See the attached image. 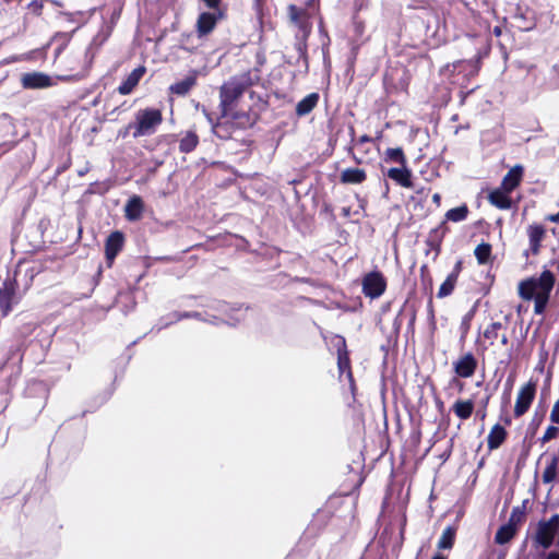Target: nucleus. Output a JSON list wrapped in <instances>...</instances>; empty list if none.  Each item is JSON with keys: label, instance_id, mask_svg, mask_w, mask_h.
Here are the masks:
<instances>
[{"label": "nucleus", "instance_id": "obj_38", "mask_svg": "<svg viewBox=\"0 0 559 559\" xmlns=\"http://www.w3.org/2000/svg\"><path fill=\"white\" fill-rule=\"evenodd\" d=\"M456 282L457 280L454 278V275H448L443 283L440 285L437 297L444 298L450 296L454 290Z\"/></svg>", "mask_w": 559, "mask_h": 559}, {"label": "nucleus", "instance_id": "obj_33", "mask_svg": "<svg viewBox=\"0 0 559 559\" xmlns=\"http://www.w3.org/2000/svg\"><path fill=\"white\" fill-rule=\"evenodd\" d=\"M455 536H456V528L453 526H447L443 530L441 537L438 542V548L439 549H451L454 545Z\"/></svg>", "mask_w": 559, "mask_h": 559}, {"label": "nucleus", "instance_id": "obj_54", "mask_svg": "<svg viewBox=\"0 0 559 559\" xmlns=\"http://www.w3.org/2000/svg\"><path fill=\"white\" fill-rule=\"evenodd\" d=\"M461 271H462V261L459 260L455 262L453 270L451 271V273L449 275H454V278L457 280Z\"/></svg>", "mask_w": 559, "mask_h": 559}, {"label": "nucleus", "instance_id": "obj_50", "mask_svg": "<svg viewBox=\"0 0 559 559\" xmlns=\"http://www.w3.org/2000/svg\"><path fill=\"white\" fill-rule=\"evenodd\" d=\"M216 309L222 311V312L228 313L230 311H241L242 310V306H239L238 308H234V307L228 306L225 302L218 301Z\"/></svg>", "mask_w": 559, "mask_h": 559}, {"label": "nucleus", "instance_id": "obj_27", "mask_svg": "<svg viewBox=\"0 0 559 559\" xmlns=\"http://www.w3.org/2000/svg\"><path fill=\"white\" fill-rule=\"evenodd\" d=\"M367 175L360 168H346L341 174V181L343 183L358 185L366 180Z\"/></svg>", "mask_w": 559, "mask_h": 559}, {"label": "nucleus", "instance_id": "obj_58", "mask_svg": "<svg viewBox=\"0 0 559 559\" xmlns=\"http://www.w3.org/2000/svg\"><path fill=\"white\" fill-rule=\"evenodd\" d=\"M550 383H551V373L548 372L547 376H546V379L544 381V386H543V390H542L543 394H545V392L550 389Z\"/></svg>", "mask_w": 559, "mask_h": 559}, {"label": "nucleus", "instance_id": "obj_30", "mask_svg": "<svg viewBox=\"0 0 559 559\" xmlns=\"http://www.w3.org/2000/svg\"><path fill=\"white\" fill-rule=\"evenodd\" d=\"M516 530L518 528L510 523L501 525L495 535V542L499 545L509 543L514 537Z\"/></svg>", "mask_w": 559, "mask_h": 559}, {"label": "nucleus", "instance_id": "obj_13", "mask_svg": "<svg viewBox=\"0 0 559 559\" xmlns=\"http://www.w3.org/2000/svg\"><path fill=\"white\" fill-rule=\"evenodd\" d=\"M123 242L124 237L121 231L117 230L108 236L105 243V255L109 266L112 264L115 258L121 251Z\"/></svg>", "mask_w": 559, "mask_h": 559}, {"label": "nucleus", "instance_id": "obj_4", "mask_svg": "<svg viewBox=\"0 0 559 559\" xmlns=\"http://www.w3.org/2000/svg\"><path fill=\"white\" fill-rule=\"evenodd\" d=\"M35 331H37V325L34 322L19 323L12 335V344L8 348L4 364L20 365L22 362L26 355L24 340L32 336Z\"/></svg>", "mask_w": 559, "mask_h": 559}, {"label": "nucleus", "instance_id": "obj_12", "mask_svg": "<svg viewBox=\"0 0 559 559\" xmlns=\"http://www.w3.org/2000/svg\"><path fill=\"white\" fill-rule=\"evenodd\" d=\"M558 532L546 526V524L540 521L537 524L536 533L533 536V543L536 548L540 547L544 550L551 547L554 544L555 537Z\"/></svg>", "mask_w": 559, "mask_h": 559}, {"label": "nucleus", "instance_id": "obj_32", "mask_svg": "<svg viewBox=\"0 0 559 559\" xmlns=\"http://www.w3.org/2000/svg\"><path fill=\"white\" fill-rule=\"evenodd\" d=\"M231 122H234L235 129H247L253 127L255 119H253L248 112H235L229 115Z\"/></svg>", "mask_w": 559, "mask_h": 559}, {"label": "nucleus", "instance_id": "obj_19", "mask_svg": "<svg viewBox=\"0 0 559 559\" xmlns=\"http://www.w3.org/2000/svg\"><path fill=\"white\" fill-rule=\"evenodd\" d=\"M144 202L141 197L132 195L126 203L124 216L130 222H136L142 217Z\"/></svg>", "mask_w": 559, "mask_h": 559}, {"label": "nucleus", "instance_id": "obj_45", "mask_svg": "<svg viewBox=\"0 0 559 559\" xmlns=\"http://www.w3.org/2000/svg\"><path fill=\"white\" fill-rule=\"evenodd\" d=\"M407 309H408V300H405L393 321V328L395 331H400V329L402 326V316H403V313H405V311Z\"/></svg>", "mask_w": 559, "mask_h": 559}, {"label": "nucleus", "instance_id": "obj_51", "mask_svg": "<svg viewBox=\"0 0 559 559\" xmlns=\"http://www.w3.org/2000/svg\"><path fill=\"white\" fill-rule=\"evenodd\" d=\"M205 5L211 9V11H215V10H225L224 8L221 7V2L222 0H202Z\"/></svg>", "mask_w": 559, "mask_h": 559}, {"label": "nucleus", "instance_id": "obj_56", "mask_svg": "<svg viewBox=\"0 0 559 559\" xmlns=\"http://www.w3.org/2000/svg\"><path fill=\"white\" fill-rule=\"evenodd\" d=\"M17 144V141H8L2 144H0V151L7 152L12 150Z\"/></svg>", "mask_w": 559, "mask_h": 559}, {"label": "nucleus", "instance_id": "obj_11", "mask_svg": "<svg viewBox=\"0 0 559 559\" xmlns=\"http://www.w3.org/2000/svg\"><path fill=\"white\" fill-rule=\"evenodd\" d=\"M536 381L530 380L520 391L514 406V416H523L531 407L536 394Z\"/></svg>", "mask_w": 559, "mask_h": 559}, {"label": "nucleus", "instance_id": "obj_31", "mask_svg": "<svg viewBox=\"0 0 559 559\" xmlns=\"http://www.w3.org/2000/svg\"><path fill=\"white\" fill-rule=\"evenodd\" d=\"M474 411L473 401H456L453 405V412L460 419H467L471 417Z\"/></svg>", "mask_w": 559, "mask_h": 559}, {"label": "nucleus", "instance_id": "obj_24", "mask_svg": "<svg viewBox=\"0 0 559 559\" xmlns=\"http://www.w3.org/2000/svg\"><path fill=\"white\" fill-rule=\"evenodd\" d=\"M504 189H496L488 195L489 202L500 210H508L512 205L511 198Z\"/></svg>", "mask_w": 559, "mask_h": 559}, {"label": "nucleus", "instance_id": "obj_36", "mask_svg": "<svg viewBox=\"0 0 559 559\" xmlns=\"http://www.w3.org/2000/svg\"><path fill=\"white\" fill-rule=\"evenodd\" d=\"M468 215V207L467 205L463 204L457 207L450 209L445 213V218L451 222H462L464 221Z\"/></svg>", "mask_w": 559, "mask_h": 559}, {"label": "nucleus", "instance_id": "obj_49", "mask_svg": "<svg viewBox=\"0 0 559 559\" xmlns=\"http://www.w3.org/2000/svg\"><path fill=\"white\" fill-rule=\"evenodd\" d=\"M473 314H474V311L472 310L464 316L462 323H461V330L463 332L462 336H464L467 333V331L469 329V321H471Z\"/></svg>", "mask_w": 559, "mask_h": 559}, {"label": "nucleus", "instance_id": "obj_47", "mask_svg": "<svg viewBox=\"0 0 559 559\" xmlns=\"http://www.w3.org/2000/svg\"><path fill=\"white\" fill-rule=\"evenodd\" d=\"M61 38L63 41L60 46H58L55 50V57H59V55L63 51L67 43L70 40V35L68 33L58 34L56 38Z\"/></svg>", "mask_w": 559, "mask_h": 559}, {"label": "nucleus", "instance_id": "obj_2", "mask_svg": "<svg viewBox=\"0 0 559 559\" xmlns=\"http://www.w3.org/2000/svg\"><path fill=\"white\" fill-rule=\"evenodd\" d=\"M289 21L298 28V34L296 35V49L298 52V58L302 59L306 68H308V57H307V45L306 40L311 32V23L310 16L306 9L300 8L296 4H289L287 8Z\"/></svg>", "mask_w": 559, "mask_h": 559}, {"label": "nucleus", "instance_id": "obj_37", "mask_svg": "<svg viewBox=\"0 0 559 559\" xmlns=\"http://www.w3.org/2000/svg\"><path fill=\"white\" fill-rule=\"evenodd\" d=\"M474 254L479 264H486L491 255V245L488 242L479 243L474 251Z\"/></svg>", "mask_w": 559, "mask_h": 559}, {"label": "nucleus", "instance_id": "obj_34", "mask_svg": "<svg viewBox=\"0 0 559 559\" xmlns=\"http://www.w3.org/2000/svg\"><path fill=\"white\" fill-rule=\"evenodd\" d=\"M0 131L2 136H16L14 119L9 114L0 115Z\"/></svg>", "mask_w": 559, "mask_h": 559}, {"label": "nucleus", "instance_id": "obj_10", "mask_svg": "<svg viewBox=\"0 0 559 559\" xmlns=\"http://www.w3.org/2000/svg\"><path fill=\"white\" fill-rule=\"evenodd\" d=\"M225 16L226 10L202 12L197 21L198 36L201 38L209 35L215 28L217 22Z\"/></svg>", "mask_w": 559, "mask_h": 559}, {"label": "nucleus", "instance_id": "obj_23", "mask_svg": "<svg viewBox=\"0 0 559 559\" xmlns=\"http://www.w3.org/2000/svg\"><path fill=\"white\" fill-rule=\"evenodd\" d=\"M319 102V94L318 93H310L306 97H304L301 100H299L296 105V114L299 117L307 116L310 114L314 107L317 106Z\"/></svg>", "mask_w": 559, "mask_h": 559}, {"label": "nucleus", "instance_id": "obj_41", "mask_svg": "<svg viewBox=\"0 0 559 559\" xmlns=\"http://www.w3.org/2000/svg\"><path fill=\"white\" fill-rule=\"evenodd\" d=\"M525 518V502L522 507H515L513 508L510 519L508 523L512 524L518 528V525L524 520Z\"/></svg>", "mask_w": 559, "mask_h": 559}, {"label": "nucleus", "instance_id": "obj_5", "mask_svg": "<svg viewBox=\"0 0 559 559\" xmlns=\"http://www.w3.org/2000/svg\"><path fill=\"white\" fill-rule=\"evenodd\" d=\"M555 285V275L549 270H544L538 277L522 281L519 285V294L525 300H532L535 295L550 296Z\"/></svg>", "mask_w": 559, "mask_h": 559}, {"label": "nucleus", "instance_id": "obj_18", "mask_svg": "<svg viewBox=\"0 0 559 559\" xmlns=\"http://www.w3.org/2000/svg\"><path fill=\"white\" fill-rule=\"evenodd\" d=\"M386 176L395 181L397 185L404 188H412L413 181H412V171L408 169L406 164L401 167H392L386 171Z\"/></svg>", "mask_w": 559, "mask_h": 559}, {"label": "nucleus", "instance_id": "obj_25", "mask_svg": "<svg viewBox=\"0 0 559 559\" xmlns=\"http://www.w3.org/2000/svg\"><path fill=\"white\" fill-rule=\"evenodd\" d=\"M527 233L530 238V250L533 254H537L545 235V228L542 225H531Z\"/></svg>", "mask_w": 559, "mask_h": 559}, {"label": "nucleus", "instance_id": "obj_57", "mask_svg": "<svg viewBox=\"0 0 559 559\" xmlns=\"http://www.w3.org/2000/svg\"><path fill=\"white\" fill-rule=\"evenodd\" d=\"M203 321L204 322H209V323L214 324V325H217V324L223 322V320L219 319L218 317H216V316H209V314L205 316V320H203Z\"/></svg>", "mask_w": 559, "mask_h": 559}, {"label": "nucleus", "instance_id": "obj_55", "mask_svg": "<svg viewBox=\"0 0 559 559\" xmlns=\"http://www.w3.org/2000/svg\"><path fill=\"white\" fill-rule=\"evenodd\" d=\"M543 420V416L538 417L537 415L534 416L532 423L530 424V429L532 432H535L536 429L539 427L540 423Z\"/></svg>", "mask_w": 559, "mask_h": 559}, {"label": "nucleus", "instance_id": "obj_35", "mask_svg": "<svg viewBox=\"0 0 559 559\" xmlns=\"http://www.w3.org/2000/svg\"><path fill=\"white\" fill-rule=\"evenodd\" d=\"M383 159L386 163H396L401 166H404V164L407 163L404 152L401 147H389L384 153Z\"/></svg>", "mask_w": 559, "mask_h": 559}, {"label": "nucleus", "instance_id": "obj_61", "mask_svg": "<svg viewBox=\"0 0 559 559\" xmlns=\"http://www.w3.org/2000/svg\"><path fill=\"white\" fill-rule=\"evenodd\" d=\"M370 141H371V138H370L369 135H367V134L361 135V136L359 138V140H358V142H359V143H361V144H362V143H368V142H370Z\"/></svg>", "mask_w": 559, "mask_h": 559}, {"label": "nucleus", "instance_id": "obj_20", "mask_svg": "<svg viewBox=\"0 0 559 559\" xmlns=\"http://www.w3.org/2000/svg\"><path fill=\"white\" fill-rule=\"evenodd\" d=\"M524 168L522 165H515L502 179V189L507 192H512L521 182Z\"/></svg>", "mask_w": 559, "mask_h": 559}, {"label": "nucleus", "instance_id": "obj_52", "mask_svg": "<svg viewBox=\"0 0 559 559\" xmlns=\"http://www.w3.org/2000/svg\"><path fill=\"white\" fill-rule=\"evenodd\" d=\"M550 420L554 424H559V399L557 400V402L555 403V405H554V407L551 409Z\"/></svg>", "mask_w": 559, "mask_h": 559}, {"label": "nucleus", "instance_id": "obj_1", "mask_svg": "<svg viewBox=\"0 0 559 559\" xmlns=\"http://www.w3.org/2000/svg\"><path fill=\"white\" fill-rule=\"evenodd\" d=\"M36 271L32 269L25 270V281L22 283L19 280L21 270L15 271L13 277H8L0 287V311L3 317L9 313L21 302L31 283L36 275Z\"/></svg>", "mask_w": 559, "mask_h": 559}, {"label": "nucleus", "instance_id": "obj_59", "mask_svg": "<svg viewBox=\"0 0 559 559\" xmlns=\"http://www.w3.org/2000/svg\"><path fill=\"white\" fill-rule=\"evenodd\" d=\"M514 377H515V374H514V373H511V374L508 377V379H507V383H506V386H507V388H506V389H507V391H509V392H510V391H511V389H512V385H513V382H514Z\"/></svg>", "mask_w": 559, "mask_h": 559}, {"label": "nucleus", "instance_id": "obj_6", "mask_svg": "<svg viewBox=\"0 0 559 559\" xmlns=\"http://www.w3.org/2000/svg\"><path fill=\"white\" fill-rule=\"evenodd\" d=\"M163 117L159 109L145 108L135 114V121L130 122L127 129H133V138L138 139L155 133L156 128L162 123Z\"/></svg>", "mask_w": 559, "mask_h": 559}, {"label": "nucleus", "instance_id": "obj_64", "mask_svg": "<svg viewBox=\"0 0 559 559\" xmlns=\"http://www.w3.org/2000/svg\"><path fill=\"white\" fill-rule=\"evenodd\" d=\"M440 201H441V197H440V194H439V193H435V194L432 195V202H433V203H436L437 205H439V204H440Z\"/></svg>", "mask_w": 559, "mask_h": 559}, {"label": "nucleus", "instance_id": "obj_48", "mask_svg": "<svg viewBox=\"0 0 559 559\" xmlns=\"http://www.w3.org/2000/svg\"><path fill=\"white\" fill-rule=\"evenodd\" d=\"M405 312L408 313V330L414 331L416 321V308L408 304V309Z\"/></svg>", "mask_w": 559, "mask_h": 559}, {"label": "nucleus", "instance_id": "obj_53", "mask_svg": "<svg viewBox=\"0 0 559 559\" xmlns=\"http://www.w3.org/2000/svg\"><path fill=\"white\" fill-rule=\"evenodd\" d=\"M484 337L490 340V345H493V341L498 337V332L486 328L484 331Z\"/></svg>", "mask_w": 559, "mask_h": 559}, {"label": "nucleus", "instance_id": "obj_17", "mask_svg": "<svg viewBox=\"0 0 559 559\" xmlns=\"http://www.w3.org/2000/svg\"><path fill=\"white\" fill-rule=\"evenodd\" d=\"M513 26H515L521 32H528L533 29L536 25L534 12L530 9L521 10L518 9L516 13L512 17Z\"/></svg>", "mask_w": 559, "mask_h": 559}, {"label": "nucleus", "instance_id": "obj_42", "mask_svg": "<svg viewBox=\"0 0 559 559\" xmlns=\"http://www.w3.org/2000/svg\"><path fill=\"white\" fill-rule=\"evenodd\" d=\"M174 314H175V311L162 317L158 320V322L154 325L153 330H156L157 332H159V331H162L181 320V319H176Z\"/></svg>", "mask_w": 559, "mask_h": 559}, {"label": "nucleus", "instance_id": "obj_43", "mask_svg": "<svg viewBox=\"0 0 559 559\" xmlns=\"http://www.w3.org/2000/svg\"><path fill=\"white\" fill-rule=\"evenodd\" d=\"M174 316L176 319H181V320H183V319H195L199 321L205 320V316L199 311H183V312L175 311Z\"/></svg>", "mask_w": 559, "mask_h": 559}, {"label": "nucleus", "instance_id": "obj_15", "mask_svg": "<svg viewBox=\"0 0 559 559\" xmlns=\"http://www.w3.org/2000/svg\"><path fill=\"white\" fill-rule=\"evenodd\" d=\"M21 83L26 90L45 88L51 85V79L41 72H31L22 75Z\"/></svg>", "mask_w": 559, "mask_h": 559}, {"label": "nucleus", "instance_id": "obj_40", "mask_svg": "<svg viewBox=\"0 0 559 559\" xmlns=\"http://www.w3.org/2000/svg\"><path fill=\"white\" fill-rule=\"evenodd\" d=\"M549 297L550 296L546 295H535L532 297V300H534V312L536 314H543L545 312Z\"/></svg>", "mask_w": 559, "mask_h": 559}, {"label": "nucleus", "instance_id": "obj_28", "mask_svg": "<svg viewBox=\"0 0 559 559\" xmlns=\"http://www.w3.org/2000/svg\"><path fill=\"white\" fill-rule=\"evenodd\" d=\"M197 84L195 75H188L183 80L178 81L170 85L169 91L173 94L185 96Z\"/></svg>", "mask_w": 559, "mask_h": 559}, {"label": "nucleus", "instance_id": "obj_60", "mask_svg": "<svg viewBox=\"0 0 559 559\" xmlns=\"http://www.w3.org/2000/svg\"><path fill=\"white\" fill-rule=\"evenodd\" d=\"M487 329L489 330H495V331H499L500 329H502V323L501 322H492L490 323Z\"/></svg>", "mask_w": 559, "mask_h": 559}, {"label": "nucleus", "instance_id": "obj_3", "mask_svg": "<svg viewBox=\"0 0 559 559\" xmlns=\"http://www.w3.org/2000/svg\"><path fill=\"white\" fill-rule=\"evenodd\" d=\"M250 82L246 76H234L219 88V109L222 118L230 115L236 102L243 95Z\"/></svg>", "mask_w": 559, "mask_h": 559}, {"label": "nucleus", "instance_id": "obj_62", "mask_svg": "<svg viewBox=\"0 0 559 559\" xmlns=\"http://www.w3.org/2000/svg\"><path fill=\"white\" fill-rule=\"evenodd\" d=\"M548 219L554 223H559V212L557 214L549 215Z\"/></svg>", "mask_w": 559, "mask_h": 559}, {"label": "nucleus", "instance_id": "obj_16", "mask_svg": "<svg viewBox=\"0 0 559 559\" xmlns=\"http://www.w3.org/2000/svg\"><path fill=\"white\" fill-rule=\"evenodd\" d=\"M146 72V68L144 66H139L135 68L126 80L121 82L118 86L117 91L121 95H129L132 93L134 87L139 84L140 80Z\"/></svg>", "mask_w": 559, "mask_h": 559}, {"label": "nucleus", "instance_id": "obj_63", "mask_svg": "<svg viewBox=\"0 0 559 559\" xmlns=\"http://www.w3.org/2000/svg\"><path fill=\"white\" fill-rule=\"evenodd\" d=\"M546 559H559V552H556V551H550Z\"/></svg>", "mask_w": 559, "mask_h": 559}, {"label": "nucleus", "instance_id": "obj_22", "mask_svg": "<svg viewBox=\"0 0 559 559\" xmlns=\"http://www.w3.org/2000/svg\"><path fill=\"white\" fill-rule=\"evenodd\" d=\"M508 432L504 427L500 424H496L487 438L488 449L490 451L496 450L501 447V444L506 441Z\"/></svg>", "mask_w": 559, "mask_h": 559}, {"label": "nucleus", "instance_id": "obj_46", "mask_svg": "<svg viewBox=\"0 0 559 559\" xmlns=\"http://www.w3.org/2000/svg\"><path fill=\"white\" fill-rule=\"evenodd\" d=\"M542 523L546 524V526L555 530L556 532L559 531V514H552L549 520H540Z\"/></svg>", "mask_w": 559, "mask_h": 559}, {"label": "nucleus", "instance_id": "obj_29", "mask_svg": "<svg viewBox=\"0 0 559 559\" xmlns=\"http://www.w3.org/2000/svg\"><path fill=\"white\" fill-rule=\"evenodd\" d=\"M199 144V136L194 131H188L179 142V151L181 153H191Z\"/></svg>", "mask_w": 559, "mask_h": 559}, {"label": "nucleus", "instance_id": "obj_26", "mask_svg": "<svg viewBox=\"0 0 559 559\" xmlns=\"http://www.w3.org/2000/svg\"><path fill=\"white\" fill-rule=\"evenodd\" d=\"M116 304L126 316L132 312L136 306L135 297L130 290L120 292L117 295Z\"/></svg>", "mask_w": 559, "mask_h": 559}, {"label": "nucleus", "instance_id": "obj_9", "mask_svg": "<svg viewBox=\"0 0 559 559\" xmlns=\"http://www.w3.org/2000/svg\"><path fill=\"white\" fill-rule=\"evenodd\" d=\"M333 345L337 350V367H338L340 374L346 376V378L348 379V382H349L350 390H352V392H354L355 383H354V378H353V373L350 370V361H349L348 353L346 350V341L343 336L336 335L334 337Z\"/></svg>", "mask_w": 559, "mask_h": 559}, {"label": "nucleus", "instance_id": "obj_39", "mask_svg": "<svg viewBox=\"0 0 559 559\" xmlns=\"http://www.w3.org/2000/svg\"><path fill=\"white\" fill-rule=\"evenodd\" d=\"M557 464L558 459L555 456L552 457L551 462L547 465L543 473V481L548 484L551 483L556 476H557Z\"/></svg>", "mask_w": 559, "mask_h": 559}, {"label": "nucleus", "instance_id": "obj_44", "mask_svg": "<svg viewBox=\"0 0 559 559\" xmlns=\"http://www.w3.org/2000/svg\"><path fill=\"white\" fill-rule=\"evenodd\" d=\"M559 435V428L557 426H549L544 436L542 437L540 441L542 443H546L555 438H557Z\"/></svg>", "mask_w": 559, "mask_h": 559}, {"label": "nucleus", "instance_id": "obj_8", "mask_svg": "<svg viewBox=\"0 0 559 559\" xmlns=\"http://www.w3.org/2000/svg\"><path fill=\"white\" fill-rule=\"evenodd\" d=\"M386 288V280L380 271H371L362 278V293L371 299L379 298Z\"/></svg>", "mask_w": 559, "mask_h": 559}, {"label": "nucleus", "instance_id": "obj_14", "mask_svg": "<svg viewBox=\"0 0 559 559\" xmlns=\"http://www.w3.org/2000/svg\"><path fill=\"white\" fill-rule=\"evenodd\" d=\"M455 373L461 378H471L477 368V359L472 353H466L453 364Z\"/></svg>", "mask_w": 559, "mask_h": 559}, {"label": "nucleus", "instance_id": "obj_7", "mask_svg": "<svg viewBox=\"0 0 559 559\" xmlns=\"http://www.w3.org/2000/svg\"><path fill=\"white\" fill-rule=\"evenodd\" d=\"M33 337L28 336L24 340V347L26 355H28L34 361H40L45 358L46 352L50 345V337L43 331L34 332Z\"/></svg>", "mask_w": 559, "mask_h": 559}, {"label": "nucleus", "instance_id": "obj_21", "mask_svg": "<svg viewBox=\"0 0 559 559\" xmlns=\"http://www.w3.org/2000/svg\"><path fill=\"white\" fill-rule=\"evenodd\" d=\"M205 116H206L207 120L210 121V123L212 124V132L215 136H217L221 140H224V141L231 139L234 130H235L234 122L217 121L214 123L209 114L205 112Z\"/></svg>", "mask_w": 559, "mask_h": 559}]
</instances>
